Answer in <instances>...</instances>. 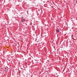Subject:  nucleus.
Returning a JSON list of instances; mask_svg holds the SVG:
<instances>
[{
  "mask_svg": "<svg viewBox=\"0 0 77 77\" xmlns=\"http://www.w3.org/2000/svg\"><path fill=\"white\" fill-rule=\"evenodd\" d=\"M56 30V32H57V33H59V30L58 29H57Z\"/></svg>",
  "mask_w": 77,
  "mask_h": 77,
  "instance_id": "1",
  "label": "nucleus"
},
{
  "mask_svg": "<svg viewBox=\"0 0 77 77\" xmlns=\"http://www.w3.org/2000/svg\"><path fill=\"white\" fill-rule=\"evenodd\" d=\"M73 39H74V38H73Z\"/></svg>",
  "mask_w": 77,
  "mask_h": 77,
  "instance_id": "3",
  "label": "nucleus"
},
{
  "mask_svg": "<svg viewBox=\"0 0 77 77\" xmlns=\"http://www.w3.org/2000/svg\"><path fill=\"white\" fill-rule=\"evenodd\" d=\"M21 21H22V22L24 21V20H22Z\"/></svg>",
  "mask_w": 77,
  "mask_h": 77,
  "instance_id": "2",
  "label": "nucleus"
}]
</instances>
